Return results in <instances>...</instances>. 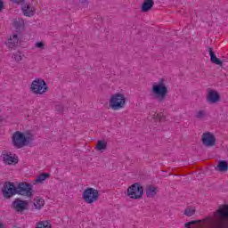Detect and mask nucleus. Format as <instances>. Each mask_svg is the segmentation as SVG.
Returning a JSON list of instances; mask_svg holds the SVG:
<instances>
[{"label":"nucleus","mask_w":228,"mask_h":228,"mask_svg":"<svg viewBox=\"0 0 228 228\" xmlns=\"http://www.w3.org/2000/svg\"><path fill=\"white\" fill-rule=\"evenodd\" d=\"M156 193H158V188H156L155 186L150 185L146 188V195L150 199H151L152 197H156Z\"/></svg>","instance_id":"aec40b11"},{"label":"nucleus","mask_w":228,"mask_h":228,"mask_svg":"<svg viewBox=\"0 0 228 228\" xmlns=\"http://www.w3.org/2000/svg\"><path fill=\"white\" fill-rule=\"evenodd\" d=\"M108 149V142L104 140H99L96 143L95 150L98 151V152H102Z\"/></svg>","instance_id":"6ab92c4d"},{"label":"nucleus","mask_w":228,"mask_h":228,"mask_svg":"<svg viewBox=\"0 0 228 228\" xmlns=\"http://www.w3.org/2000/svg\"><path fill=\"white\" fill-rule=\"evenodd\" d=\"M21 12L25 17H33L37 13V1L32 0L22 5Z\"/></svg>","instance_id":"1a4fd4ad"},{"label":"nucleus","mask_w":228,"mask_h":228,"mask_svg":"<svg viewBox=\"0 0 228 228\" xmlns=\"http://www.w3.org/2000/svg\"><path fill=\"white\" fill-rule=\"evenodd\" d=\"M80 1V3H85V1H86V0H79Z\"/></svg>","instance_id":"2f4dec72"},{"label":"nucleus","mask_w":228,"mask_h":228,"mask_svg":"<svg viewBox=\"0 0 228 228\" xmlns=\"http://www.w3.org/2000/svg\"><path fill=\"white\" fill-rule=\"evenodd\" d=\"M202 143L206 147H213L216 143V137L211 132H205L201 137Z\"/></svg>","instance_id":"f8f14e48"},{"label":"nucleus","mask_w":228,"mask_h":228,"mask_svg":"<svg viewBox=\"0 0 228 228\" xmlns=\"http://www.w3.org/2000/svg\"><path fill=\"white\" fill-rule=\"evenodd\" d=\"M30 90L33 94H36V95H44V94L49 90V86H47L44 79L36 78L32 81Z\"/></svg>","instance_id":"39448f33"},{"label":"nucleus","mask_w":228,"mask_h":228,"mask_svg":"<svg viewBox=\"0 0 228 228\" xmlns=\"http://www.w3.org/2000/svg\"><path fill=\"white\" fill-rule=\"evenodd\" d=\"M195 207H187L183 212L185 216H193L195 215Z\"/></svg>","instance_id":"393cba45"},{"label":"nucleus","mask_w":228,"mask_h":228,"mask_svg":"<svg viewBox=\"0 0 228 228\" xmlns=\"http://www.w3.org/2000/svg\"><path fill=\"white\" fill-rule=\"evenodd\" d=\"M3 195L4 199H10L13 195H17V187L12 182H7L4 184Z\"/></svg>","instance_id":"9b49d317"},{"label":"nucleus","mask_w":228,"mask_h":228,"mask_svg":"<svg viewBox=\"0 0 228 228\" xmlns=\"http://www.w3.org/2000/svg\"><path fill=\"white\" fill-rule=\"evenodd\" d=\"M185 228H228V205H221L213 214L201 220L185 223Z\"/></svg>","instance_id":"f257e3e1"},{"label":"nucleus","mask_w":228,"mask_h":228,"mask_svg":"<svg viewBox=\"0 0 228 228\" xmlns=\"http://www.w3.org/2000/svg\"><path fill=\"white\" fill-rule=\"evenodd\" d=\"M33 186L26 182L20 183L16 187L17 195H22L23 197H31Z\"/></svg>","instance_id":"6e6552de"},{"label":"nucleus","mask_w":228,"mask_h":228,"mask_svg":"<svg viewBox=\"0 0 228 228\" xmlns=\"http://www.w3.org/2000/svg\"><path fill=\"white\" fill-rule=\"evenodd\" d=\"M3 6H4L3 1L0 0V12L1 10H3Z\"/></svg>","instance_id":"c756f323"},{"label":"nucleus","mask_w":228,"mask_h":228,"mask_svg":"<svg viewBox=\"0 0 228 228\" xmlns=\"http://www.w3.org/2000/svg\"><path fill=\"white\" fill-rule=\"evenodd\" d=\"M22 58H24V54H22V53L20 52H16L12 54V59L17 63H20V61H22Z\"/></svg>","instance_id":"a878e982"},{"label":"nucleus","mask_w":228,"mask_h":228,"mask_svg":"<svg viewBox=\"0 0 228 228\" xmlns=\"http://www.w3.org/2000/svg\"><path fill=\"white\" fill-rule=\"evenodd\" d=\"M44 204H45V201L42 198H36L34 200V206L37 209H42L44 208Z\"/></svg>","instance_id":"412c9836"},{"label":"nucleus","mask_w":228,"mask_h":228,"mask_svg":"<svg viewBox=\"0 0 228 228\" xmlns=\"http://www.w3.org/2000/svg\"><path fill=\"white\" fill-rule=\"evenodd\" d=\"M18 44H19V36L17 34H13L8 38L6 45L10 49H13V47H17Z\"/></svg>","instance_id":"2eb2a0df"},{"label":"nucleus","mask_w":228,"mask_h":228,"mask_svg":"<svg viewBox=\"0 0 228 228\" xmlns=\"http://www.w3.org/2000/svg\"><path fill=\"white\" fill-rule=\"evenodd\" d=\"M151 94L159 102H163L168 94V87H167L165 80L160 79L159 82L153 83L151 86Z\"/></svg>","instance_id":"f03ea898"},{"label":"nucleus","mask_w":228,"mask_h":228,"mask_svg":"<svg viewBox=\"0 0 228 228\" xmlns=\"http://www.w3.org/2000/svg\"><path fill=\"white\" fill-rule=\"evenodd\" d=\"M0 228H4V224L0 222Z\"/></svg>","instance_id":"7c9ffc66"},{"label":"nucleus","mask_w":228,"mask_h":228,"mask_svg":"<svg viewBox=\"0 0 228 228\" xmlns=\"http://www.w3.org/2000/svg\"><path fill=\"white\" fill-rule=\"evenodd\" d=\"M220 101V94L215 90H209L207 94V102L210 104H216Z\"/></svg>","instance_id":"4468645a"},{"label":"nucleus","mask_w":228,"mask_h":228,"mask_svg":"<svg viewBox=\"0 0 228 228\" xmlns=\"http://www.w3.org/2000/svg\"><path fill=\"white\" fill-rule=\"evenodd\" d=\"M12 26H14L16 29H20V28H24V20L20 18L14 19L12 21Z\"/></svg>","instance_id":"4be33fe9"},{"label":"nucleus","mask_w":228,"mask_h":228,"mask_svg":"<svg viewBox=\"0 0 228 228\" xmlns=\"http://www.w3.org/2000/svg\"><path fill=\"white\" fill-rule=\"evenodd\" d=\"M12 209L16 211V213H22L28 209V201L16 200L12 202Z\"/></svg>","instance_id":"ddd939ff"},{"label":"nucleus","mask_w":228,"mask_h":228,"mask_svg":"<svg viewBox=\"0 0 228 228\" xmlns=\"http://www.w3.org/2000/svg\"><path fill=\"white\" fill-rule=\"evenodd\" d=\"M206 117V111L205 110H199L196 113V118H204Z\"/></svg>","instance_id":"cd10ccee"},{"label":"nucleus","mask_w":228,"mask_h":228,"mask_svg":"<svg viewBox=\"0 0 228 228\" xmlns=\"http://www.w3.org/2000/svg\"><path fill=\"white\" fill-rule=\"evenodd\" d=\"M126 95L121 93L112 94L109 100V108L113 111H118L126 108Z\"/></svg>","instance_id":"7ed1b4c3"},{"label":"nucleus","mask_w":228,"mask_h":228,"mask_svg":"<svg viewBox=\"0 0 228 228\" xmlns=\"http://www.w3.org/2000/svg\"><path fill=\"white\" fill-rule=\"evenodd\" d=\"M36 228H53L49 221H39Z\"/></svg>","instance_id":"b1692460"},{"label":"nucleus","mask_w":228,"mask_h":228,"mask_svg":"<svg viewBox=\"0 0 228 228\" xmlns=\"http://www.w3.org/2000/svg\"><path fill=\"white\" fill-rule=\"evenodd\" d=\"M152 6H154V0H145L142 4L141 12L147 13V12L152 10Z\"/></svg>","instance_id":"dca6fc26"},{"label":"nucleus","mask_w":228,"mask_h":228,"mask_svg":"<svg viewBox=\"0 0 228 228\" xmlns=\"http://www.w3.org/2000/svg\"><path fill=\"white\" fill-rule=\"evenodd\" d=\"M217 170L219 172H227L228 171V165L227 161L225 160H221L219 164L217 165Z\"/></svg>","instance_id":"5701e85b"},{"label":"nucleus","mask_w":228,"mask_h":228,"mask_svg":"<svg viewBox=\"0 0 228 228\" xmlns=\"http://www.w3.org/2000/svg\"><path fill=\"white\" fill-rule=\"evenodd\" d=\"M47 177H49V174H47V173L41 174L36 178L35 183H37L38 184V183H42L43 181H45V179H47Z\"/></svg>","instance_id":"bb28decb"},{"label":"nucleus","mask_w":228,"mask_h":228,"mask_svg":"<svg viewBox=\"0 0 228 228\" xmlns=\"http://www.w3.org/2000/svg\"><path fill=\"white\" fill-rule=\"evenodd\" d=\"M82 199L86 204H94L99 200V191L93 187H87L82 192Z\"/></svg>","instance_id":"423d86ee"},{"label":"nucleus","mask_w":228,"mask_h":228,"mask_svg":"<svg viewBox=\"0 0 228 228\" xmlns=\"http://www.w3.org/2000/svg\"><path fill=\"white\" fill-rule=\"evenodd\" d=\"M142 196L143 187L140 183H135L127 188V197H129V199L136 200L142 199Z\"/></svg>","instance_id":"0eeeda50"},{"label":"nucleus","mask_w":228,"mask_h":228,"mask_svg":"<svg viewBox=\"0 0 228 228\" xmlns=\"http://www.w3.org/2000/svg\"><path fill=\"white\" fill-rule=\"evenodd\" d=\"M2 159L4 165H17L19 163V157L7 151L2 152Z\"/></svg>","instance_id":"9d476101"},{"label":"nucleus","mask_w":228,"mask_h":228,"mask_svg":"<svg viewBox=\"0 0 228 228\" xmlns=\"http://www.w3.org/2000/svg\"><path fill=\"white\" fill-rule=\"evenodd\" d=\"M208 53L210 55V61L212 63H215L216 65H220V66L223 65V62L220 61V59L216 57V54L215 53V52H213V48L208 47Z\"/></svg>","instance_id":"f3484780"},{"label":"nucleus","mask_w":228,"mask_h":228,"mask_svg":"<svg viewBox=\"0 0 228 228\" xmlns=\"http://www.w3.org/2000/svg\"><path fill=\"white\" fill-rule=\"evenodd\" d=\"M149 120H153V122H161L163 120V114H158L155 111H151L148 117Z\"/></svg>","instance_id":"a211bd4d"},{"label":"nucleus","mask_w":228,"mask_h":228,"mask_svg":"<svg viewBox=\"0 0 228 228\" xmlns=\"http://www.w3.org/2000/svg\"><path fill=\"white\" fill-rule=\"evenodd\" d=\"M12 140L15 149H22V147H26L29 143V137L20 131L14 132Z\"/></svg>","instance_id":"20e7f679"},{"label":"nucleus","mask_w":228,"mask_h":228,"mask_svg":"<svg viewBox=\"0 0 228 228\" xmlns=\"http://www.w3.org/2000/svg\"><path fill=\"white\" fill-rule=\"evenodd\" d=\"M36 47L37 48V49H44V47H45V45L44 44V42H37L36 43Z\"/></svg>","instance_id":"c85d7f7f"}]
</instances>
